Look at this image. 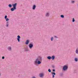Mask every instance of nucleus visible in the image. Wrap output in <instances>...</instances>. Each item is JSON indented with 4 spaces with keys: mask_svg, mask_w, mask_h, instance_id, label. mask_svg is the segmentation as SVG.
<instances>
[{
    "mask_svg": "<svg viewBox=\"0 0 78 78\" xmlns=\"http://www.w3.org/2000/svg\"><path fill=\"white\" fill-rule=\"evenodd\" d=\"M42 60V58L41 56H39L37 58L35 61H34V64L35 66H37V64L38 65L41 64V61Z\"/></svg>",
    "mask_w": 78,
    "mask_h": 78,
    "instance_id": "nucleus-1",
    "label": "nucleus"
},
{
    "mask_svg": "<svg viewBox=\"0 0 78 78\" xmlns=\"http://www.w3.org/2000/svg\"><path fill=\"white\" fill-rule=\"evenodd\" d=\"M17 5V3H16L14 4H13L12 5L13 8L11 9V11H14V10H16V9Z\"/></svg>",
    "mask_w": 78,
    "mask_h": 78,
    "instance_id": "nucleus-2",
    "label": "nucleus"
},
{
    "mask_svg": "<svg viewBox=\"0 0 78 78\" xmlns=\"http://www.w3.org/2000/svg\"><path fill=\"white\" fill-rule=\"evenodd\" d=\"M68 69V66L67 65L64 66L63 67V70L64 71H66Z\"/></svg>",
    "mask_w": 78,
    "mask_h": 78,
    "instance_id": "nucleus-3",
    "label": "nucleus"
},
{
    "mask_svg": "<svg viewBox=\"0 0 78 78\" xmlns=\"http://www.w3.org/2000/svg\"><path fill=\"white\" fill-rule=\"evenodd\" d=\"M29 47L30 49H31L33 47V44H30L29 45Z\"/></svg>",
    "mask_w": 78,
    "mask_h": 78,
    "instance_id": "nucleus-4",
    "label": "nucleus"
},
{
    "mask_svg": "<svg viewBox=\"0 0 78 78\" xmlns=\"http://www.w3.org/2000/svg\"><path fill=\"white\" fill-rule=\"evenodd\" d=\"M7 50L9 51H12V47L11 46H9L7 48Z\"/></svg>",
    "mask_w": 78,
    "mask_h": 78,
    "instance_id": "nucleus-5",
    "label": "nucleus"
},
{
    "mask_svg": "<svg viewBox=\"0 0 78 78\" xmlns=\"http://www.w3.org/2000/svg\"><path fill=\"white\" fill-rule=\"evenodd\" d=\"M17 40L18 42H19L20 41V36L19 35H18L17 36Z\"/></svg>",
    "mask_w": 78,
    "mask_h": 78,
    "instance_id": "nucleus-6",
    "label": "nucleus"
},
{
    "mask_svg": "<svg viewBox=\"0 0 78 78\" xmlns=\"http://www.w3.org/2000/svg\"><path fill=\"white\" fill-rule=\"evenodd\" d=\"M44 76V74L43 73H41L40 74V76L41 78H43Z\"/></svg>",
    "mask_w": 78,
    "mask_h": 78,
    "instance_id": "nucleus-7",
    "label": "nucleus"
},
{
    "mask_svg": "<svg viewBox=\"0 0 78 78\" xmlns=\"http://www.w3.org/2000/svg\"><path fill=\"white\" fill-rule=\"evenodd\" d=\"M6 27H9V21H7L6 22Z\"/></svg>",
    "mask_w": 78,
    "mask_h": 78,
    "instance_id": "nucleus-8",
    "label": "nucleus"
},
{
    "mask_svg": "<svg viewBox=\"0 0 78 78\" xmlns=\"http://www.w3.org/2000/svg\"><path fill=\"white\" fill-rule=\"evenodd\" d=\"M50 16V13L48 12H47L45 14V16L46 17H49Z\"/></svg>",
    "mask_w": 78,
    "mask_h": 78,
    "instance_id": "nucleus-9",
    "label": "nucleus"
},
{
    "mask_svg": "<svg viewBox=\"0 0 78 78\" xmlns=\"http://www.w3.org/2000/svg\"><path fill=\"white\" fill-rule=\"evenodd\" d=\"M36 8V6L35 5H34L32 7V9L33 10H35Z\"/></svg>",
    "mask_w": 78,
    "mask_h": 78,
    "instance_id": "nucleus-10",
    "label": "nucleus"
},
{
    "mask_svg": "<svg viewBox=\"0 0 78 78\" xmlns=\"http://www.w3.org/2000/svg\"><path fill=\"white\" fill-rule=\"evenodd\" d=\"M52 78H55V75H56V73L55 72H53L52 73Z\"/></svg>",
    "mask_w": 78,
    "mask_h": 78,
    "instance_id": "nucleus-11",
    "label": "nucleus"
},
{
    "mask_svg": "<svg viewBox=\"0 0 78 78\" xmlns=\"http://www.w3.org/2000/svg\"><path fill=\"white\" fill-rule=\"evenodd\" d=\"M55 58V55H53L51 57V59L52 60H54Z\"/></svg>",
    "mask_w": 78,
    "mask_h": 78,
    "instance_id": "nucleus-12",
    "label": "nucleus"
},
{
    "mask_svg": "<svg viewBox=\"0 0 78 78\" xmlns=\"http://www.w3.org/2000/svg\"><path fill=\"white\" fill-rule=\"evenodd\" d=\"M29 42H30V41H29L28 40H27L26 42V45H28V44L29 43Z\"/></svg>",
    "mask_w": 78,
    "mask_h": 78,
    "instance_id": "nucleus-13",
    "label": "nucleus"
},
{
    "mask_svg": "<svg viewBox=\"0 0 78 78\" xmlns=\"http://www.w3.org/2000/svg\"><path fill=\"white\" fill-rule=\"evenodd\" d=\"M24 50L25 51H29V49L28 48H26L24 49Z\"/></svg>",
    "mask_w": 78,
    "mask_h": 78,
    "instance_id": "nucleus-14",
    "label": "nucleus"
},
{
    "mask_svg": "<svg viewBox=\"0 0 78 78\" xmlns=\"http://www.w3.org/2000/svg\"><path fill=\"white\" fill-rule=\"evenodd\" d=\"M76 54H77V55H78V48H77L76 50Z\"/></svg>",
    "mask_w": 78,
    "mask_h": 78,
    "instance_id": "nucleus-15",
    "label": "nucleus"
},
{
    "mask_svg": "<svg viewBox=\"0 0 78 78\" xmlns=\"http://www.w3.org/2000/svg\"><path fill=\"white\" fill-rule=\"evenodd\" d=\"M47 58L48 59H51V57L50 56H48L47 57Z\"/></svg>",
    "mask_w": 78,
    "mask_h": 78,
    "instance_id": "nucleus-16",
    "label": "nucleus"
},
{
    "mask_svg": "<svg viewBox=\"0 0 78 78\" xmlns=\"http://www.w3.org/2000/svg\"><path fill=\"white\" fill-rule=\"evenodd\" d=\"M74 61L76 62H78V58H75L74 59Z\"/></svg>",
    "mask_w": 78,
    "mask_h": 78,
    "instance_id": "nucleus-17",
    "label": "nucleus"
},
{
    "mask_svg": "<svg viewBox=\"0 0 78 78\" xmlns=\"http://www.w3.org/2000/svg\"><path fill=\"white\" fill-rule=\"evenodd\" d=\"M54 39V38H53V37H51V41H53V39Z\"/></svg>",
    "mask_w": 78,
    "mask_h": 78,
    "instance_id": "nucleus-18",
    "label": "nucleus"
},
{
    "mask_svg": "<svg viewBox=\"0 0 78 78\" xmlns=\"http://www.w3.org/2000/svg\"><path fill=\"white\" fill-rule=\"evenodd\" d=\"M8 6L9 8H11L12 7V5H11V4H9Z\"/></svg>",
    "mask_w": 78,
    "mask_h": 78,
    "instance_id": "nucleus-19",
    "label": "nucleus"
},
{
    "mask_svg": "<svg viewBox=\"0 0 78 78\" xmlns=\"http://www.w3.org/2000/svg\"><path fill=\"white\" fill-rule=\"evenodd\" d=\"M60 76H63V73H60Z\"/></svg>",
    "mask_w": 78,
    "mask_h": 78,
    "instance_id": "nucleus-20",
    "label": "nucleus"
},
{
    "mask_svg": "<svg viewBox=\"0 0 78 78\" xmlns=\"http://www.w3.org/2000/svg\"><path fill=\"white\" fill-rule=\"evenodd\" d=\"M60 17L62 18H64V15H61L60 16Z\"/></svg>",
    "mask_w": 78,
    "mask_h": 78,
    "instance_id": "nucleus-21",
    "label": "nucleus"
},
{
    "mask_svg": "<svg viewBox=\"0 0 78 78\" xmlns=\"http://www.w3.org/2000/svg\"><path fill=\"white\" fill-rule=\"evenodd\" d=\"M75 1H71V3H73V4L75 3Z\"/></svg>",
    "mask_w": 78,
    "mask_h": 78,
    "instance_id": "nucleus-22",
    "label": "nucleus"
},
{
    "mask_svg": "<svg viewBox=\"0 0 78 78\" xmlns=\"http://www.w3.org/2000/svg\"><path fill=\"white\" fill-rule=\"evenodd\" d=\"M52 68H53V69H54L55 68V65H53L52 66Z\"/></svg>",
    "mask_w": 78,
    "mask_h": 78,
    "instance_id": "nucleus-23",
    "label": "nucleus"
},
{
    "mask_svg": "<svg viewBox=\"0 0 78 78\" xmlns=\"http://www.w3.org/2000/svg\"><path fill=\"white\" fill-rule=\"evenodd\" d=\"M6 21H7V22H8L9 20V19L8 18H6L5 19Z\"/></svg>",
    "mask_w": 78,
    "mask_h": 78,
    "instance_id": "nucleus-24",
    "label": "nucleus"
},
{
    "mask_svg": "<svg viewBox=\"0 0 78 78\" xmlns=\"http://www.w3.org/2000/svg\"><path fill=\"white\" fill-rule=\"evenodd\" d=\"M75 19L74 18H73V20H72L73 22H75Z\"/></svg>",
    "mask_w": 78,
    "mask_h": 78,
    "instance_id": "nucleus-25",
    "label": "nucleus"
},
{
    "mask_svg": "<svg viewBox=\"0 0 78 78\" xmlns=\"http://www.w3.org/2000/svg\"><path fill=\"white\" fill-rule=\"evenodd\" d=\"M54 37L55 38H56V39L58 38V37L57 36H54Z\"/></svg>",
    "mask_w": 78,
    "mask_h": 78,
    "instance_id": "nucleus-26",
    "label": "nucleus"
},
{
    "mask_svg": "<svg viewBox=\"0 0 78 78\" xmlns=\"http://www.w3.org/2000/svg\"><path fill=\"white\" fill-rule=\"evenodd\" d=\"M48 71L49 72H50V73L51 72V69H48Z\"/></svg>",
    "mask_w": 78,
    "mask_h": 78,
    "instance_id": "nucleus-27",
    "label": "nucleus"
},
{
    "mask_svg": "<svg viewBox=\"0 0 78 78\" xmlns=\"http://www.w3.org/2000/svg\"><path fill=\"white\" fill-rule=\"evenodd\" d=\"M5 19H7V16L6 15L5 17Z\"/></svg>",
    "mask_w": 78,
    "mask_h": 78,
    "instance_id": "nucleus-28",
    "label": "nucleus"
},
{
    "mask_svg": "<svg viewBox=\"0 0 78 78\" xmlns=\"http://www.w3.org/2000/svg\"><path fill=\"white\" fill-rule=\"evenodd\" d=\"M2 59H5V57L4 56H2Z\"/></svg>",
    "mask_w": 78,
    "mask_h": 78,
    "instance_id": "nucleus-29",
    "label": "nucleus"
},
{
    "mask_svg": "<svg viewBox=\"0 0 78 78\" xmlns=\"http://www.w3.org/2000/svg\"><path fill=\"white\" fill-rule=\"evenodd\" d=\"M52 71L53 72H55V69H53L52 70Z\"/></svg>",
    "mask_w": 78,
    "mask_h": 78,
    "instance_id": "nucleus-30",
    "label": "nucleus"
},
{
    "mask_svg": "<svg viewBox=\"0 0 78 78\" xmlns=\"http://www.w3.org/2000/svg\"><path fill=\"white\" fill-rule=\"evenodd\" d=\"M32 78H36V77H35V76H33L32 77Z\"/></svg>",
    "mask_w": 78,
    "mask_h": 78,
    "instance_id": "nucleus-31",
    "label": "nucleus"
},
{
    "mask_svg": "<svg viewBox=\"0 0 78 78\" xmlns=\"http://www.w3.org/2000/svg\"><path fill=\"white\" fill-rule=\"evenodd\" d=\"M1 76V73H0V77Z\"/></svg>",
    "mask_w": 78,
    "mask_h": 78,
    "instance_id": "nucleus-32",
    "label": "nucleus"
}]
</instances>
